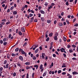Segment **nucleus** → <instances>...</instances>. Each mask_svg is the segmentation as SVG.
<instances>
[{"label": "nucleus", "mask_w": 78, "mask_h": 78, "mask_svg": "<svg viewBox=\"0 0 78 78\" xmlns=\"http://www.w3.org/2000/svg\"><path fill=\"white\" fill-rule=\"evenodd\" d=\"M60 51L62 52H64V53H65L66 54H67V52L65 51L66 50V49L64 48H62L60 49Z\"/></svg>", "instance_id": "nucleus-1"}, {"label": "nucleus", "mask_w": 78, "mask_h": 78, "mask_svg": "<svg viewBox=\"0 0 78 78\" xmlns=\"http://www.w3.org/2000/svg\"><path fill=\"white\" fill-rule=\"evenodd\" d=\"M19 59L21 60V61H23V57L22 56H20V57H19Z\"/></svg>", "instance_id": "nucleus-2"}, {"label": "nucleus", "mask_w": 78, "mask_h": 78, "mask_svg": "<svg viewBox=\"0 0 78 78\" xmlns=\"http://www.w3.org/2000/svg\"><path fill=\"white\" fill-rule=\"evenodd\" d=\"M53 7V6L50 5L48 8V11L49 12V10Z\"/></svg>", "instance_id": "nucleus-3"}, {"label": "nucleus", "mask_w": 78, "mask_h": 78, "mask_svg": "<svg viewBox=\"0 0 78 78\" xmlns=\"http://www.w3.org/2000/svg\"><path fill=\"white\" fill-rule=\"evenodd\" d=\"M53 35V33H50L48 34V36L49 37H51Z\"/></svg>", "instance_id": "nucleus-4"}, {"label": "nucleus", "mask_w": 78, "mask_h": 78, "mask_svg": "<svg viewBox=\"0 0 78 78\" xmlns=\"http://www.w3.org/2000/svg\"><path fill=\"white\" fill-rule=\"evenodd\" d=\"M54 39L55 41H57L58 40V37L57 36H55L54 37Z\"/></svg>", "instance_id": "nucleus-5"}, {"label": "nucleus", "mask_w": 78, "mask_h": 78, "mask_svg": "<svg viewBox=\"0 0 78 78\" xmlns=\"http://www.w3.org/2000/svg\"><path fill=\"white\" fill-rule=\"evenodd\" d=\"M47 72L46 71H45L43 74V75H42V76L44 77V76H45L46 75H47Z\"/></svg>", "instance_id": "nucleus-6"}, {"label": "nucleus", "mask_w": 78, "mask_h": 78, "mask_svg": "<svg viewBox=\"0 0 78 78\" xmlns=\"http://www.w3.org/2000/svg\"><path fill=\"white\" fill-rule=\"evenodd\" d=\"M73 75H76V74H78V73L76 71H74L73 72Z\"/></svg>", "instance_id": "nucleus-7"}, {"label": "nucleus", "mask_w": 78, "mask_h": 78, "mask_svg": "<svg viewBox=\"0 0 78 78\" xmlns=\"http://www.w3.org/2000/svg\"><path fill=\"white\" fill-rule=\"evenodd\" d=\"M66 63H63L62 64V68L66 67Z\"/></svg>", "instance_id": "nucleus-8"}, {"label": "nucleus", "mask_w": 78, "mask_h": 78, "mask_svg": "<svg viewBox=\"0 0 78 78\" xmlns=\"http://www.w3.org/2000/svg\"><path fill=\"white\" fill-rule=\"evenodd\" d=\"M34 17H31V18H30V20H30V22H31V23H32L33 21V20H34Z\"/></svg>", "instance_id": "nucleus-9"}, {"label": "nucleus", "mask_w": 78, "mask_h": 78, "mask_svg": "<svg viewBox=\"0 0 78 78\" xmlns=\"http://www.w3.org/2000/svg\"><path fill=\"white\" fill-rule=\"evenodd\" d=\"M21 30L22 32H25V28L24 27H22L21 28Z\"/></svg>", "instance_id": "nucleus-10"}, {"label": "nucleus", "mask_w": 78, "mask_h": 78, "mask_svg": "<svg viewBox=\"0 0 78 78\" xmlns=\"http://www.w3.org/2000/svg\"><path fill=\"white\" fill-rule=\"evenodd\" d=\"M40 12L41 14H44L45 13V12L42 10H40Z\"/></svg>", "instance_id": "nucleus-11"}, {"label": "nucleus", "mask_w": 78, "mask_h": 78, "mask_svg": "<svg viewBox=\"0 0 78 78\" xmlns=\"http://www.w3.org/2000/svg\"><path fill=\"white\" fill-rule=\"evenodd\" d=\"M43 65L42 64H41L40 66L39 69H43Z\"/></svg>", "instance_id": "nucleus-12"}, {"label": "nucleus", "mask_w": 78, "mask_h": 78, "mask_svg": "<svg viewBox=\"0 0 78 78\" xmlns=\"http://www.w3.org/2000/svg\"><path fill=\"white\" fill-rule=\"evenodd\" d=\"M9 24H10V20H8V22L6 23V25H7Z\"/></svg>", "instance_id": "nucleus-13"}, {"label": "nucleus", "mask_w": 78, "mask_h": 78, "mask_svg": "<svg viewBox=\"0 0 78 78\" xmlns=\"http://www.w3.org/2000/svg\"><path fill=\"white\" fill-rule=\"evenodd\" d=\"M48 3L47 2H45V4H44V5L45 6L47 7L48 6Z\"/></svg>", "instance_id": "nucleus-14"}, {"label": "nucleus", "mask_w": 78, "mask_h": 78, "mask_svg": "<svg viewBox=\"0 0 78 78\" xmlns=\"http://www.w3.org/2000/svg\"><path fill=\"white\" fill-rule=\"evenodd\" d=\"M13 15H16L17 14V12H16V11H13Z\"/></svg>", "instance_id": "nucleus-15"}, {"label": "nucleus", "mask_w": 78, "mask_h": 78, "mask_svg": "<svg viewBox=\"0 0 78 78\" xmlns=\"http://www.w3.org/2000/svg\"><path fill=\"white\" fill-rule=\"evenodd\" d=\"M58 25L60 27H62L63 26V24L62 23L60 22L59 23Z\"/></svg>", "instance_id": "nucleus-16"}, {"label": "nucleus", "mask_w": 78, "mask_h": 78, "mask_svg": "<svg viewBox=\"0 0 78 78\" xmlns=\"http://www.w3.org/2000/svg\"><path fill=\"white\" fill-rule=\"evenodd\" d=\"M41 19L42 22H44V17H41Z\"/></svg>", "instance_id": "nucleus-17"}, {"label": "nucleus", "mask_w": 78, "mask_h": 78, "mask_svg": "<svg viewBox=\"0 0 78 78\" xmlns=\"http://www.w3.org/2000/svg\"><path fill=\"white\" fill-rule=\"evenodd\" d=\"M18 34L20 36H22V33L21 31H20L19 32H18Z\"/></svg>", "instance_id": "nucleus-18"}, {"label": "nucleus", "mask_w": 78, "mask_h": 78, "mask_svg": "<svg viewBox=\"0 0 78 78\" xmlns=\"http://www.w3.org/2000/svg\"><path fill=\"white\" fill-rule=\"evenodd\" d=\"M30 64V62H26L25 63V65H29Z\"/></svg>", "instance_id": "nucleus-19"}, {"label": "nucleus", "mask_w": 78, "mask_h": 78, "mask_svg": "<svg viewBox=\"0 0 78 78\" xmlns=\"http://www.w3.org/2000/svg\"><path fill=\"white\" fill-rule=\"evenodd\" d=\"M23 51V50L22 49H19V52H22Z\"/></svg>", "instance_id": "nucleus-20"}, {"label": "nucleus", "mask_w": 78, "mask_h": 78, "mask_svg": "<svg viewBox=\"0 0 78 78\" xmlns=\"http://www.w3.org/2000/svg\"><path fill=\"white\" fill-rule=\"evenodd\" d=\"M66 22L68 24V25H69V24L70 23H69V20H66Z\"/></svg>", "instance_id": "nucleus-21"}, {"label": "nucleus", "mask_w": 78, "mask_h": 78, "mask_svg": "<svg viewBox=\"0 0 78 78\" xmlns=\"http://www.w3.org/2000/svg\"><path fill=\"white\" fill-rule=\"evenodd\" d=\"M7 44V42H3V45L4 46H6Z\"/></svg>", "instance_id": "nucleus-22"}, {"label": "nucleus", "mask_w": 78, "mask_h": 78, "mask_svg": "<svg viewBox=\"0 0 78 78\" xmlns=\"http://www.w3.org/2000/svg\"><path fill=\"white\" fill-rule=\"evenodd\" d=\"M50 40V38L49 37H48L46 39V42H48Z\"/></svg>", "instance_id": "nucleus-23"}, {"label": "nucleus", "mask_w": 78, "mask_h": 78, "mask_svg": "<svg viewBox=\"0 0 78 78\" xmlns=\"http://www.w3.org/2000/svg\"><path fill=\"white\" fill-rule=\"evenodd\" d=\"M33 15L32 13H30L29 14V18H31V17H32Z\"/></svg>", "instance_id": "nucleus-24"}, {"label": "nucleus", "mask_w": 78, "mask_h": 78, "mask_svg": "<svg viewBox=\"0 0 78 78\" xmlns=\"http://www.w3.org/2000/svg\"><path fill=\"white\" fill-rule=\"evenodd\" d=\"M38 51H39V49H36L35 50V54H36L37 53Z\"/></svg>", "instance_id": "nucleus-25"}, {"label": "nucleus", "mask_w": 78, "mask_h": 78, "mask_svg": "<svg viewBox=\"0 0 78 78\" xmlns=\"http://www.w3.org/2000/svg\"><path fill=\"white\" fill-rule=\"evenodd\" d=\"M14 8V6H12L11 7L10 10H12Z\"/></svg>", "instance_id": "nucleus-26"}, {"label": "nucleus", "mask_w": 78, "mask_h": 78, "mask_svg": "<svg viewBox=\"0 0 78 78\" xmlns=\"http://www.w3.org/2000/svg\"><path fill=\"white\" fill-rule=\"evenodd\" d=\"M19 48H16L15 51L16 52H17L19 51Z\"/></svg>", "instance_id": "nucleus-27"}, {"label": "nucleus", "mask_w": 78, "mask_h": 78, "mask_svg": "<svg viewBox=\"0 0 78 78\" xmlns=\"http://www.w3.org/2000/svg\"><path fill=\"white\" fill-rule=\"evenodd\" d=\"M63 39H64V41H66V38L65 37H63Z\"/></svg>", "instance_id": "nucleus-28"}, {"label": "nucleus", "mask_w": 78, "mask_h": 78, "mask_svg": "<svg viewBox=\"0 0 78 78\" xmlns=\"http://www.w3.org/2000/svg\"><path fill=\"white\" fill-rule=\"evenodd\" d=\"M72 59L73 60H77L76 58H75V57L73 58Z\"/></svg>", "instance_id": "nucleus-29"}, {"label": "nucleus", "mask_w": 78, "mask_h": 78, "mask_svg": "<svg viewBox=\"0 0 78 78\" xmlns=\"http://www.w3.org/2000/svg\"><path fill=\"white\" fill-rule=\"evenodd\" d=\"M3 41L2 40H0V44H3Z\"/></svg>", "instance_id": "nucleus-30"}, {"label": "nucleus", "mask_w": 78, "mask_h": 78, "mask_svg": "<svg viewBox=\"0 0 78 78\" xmlns=\"http://www.w3.org/2000/svg\"><path fill=\"white\" fill-rule=\"evenodd\" d=\"M51 20H47V23H51Z\"/></svg>", "instance_id": "nucleus-31"}, {"label": "nucleus", "mask_w": 78, "mask_h": 78, "mask_svg": "<svg viewBox=\"0 0 78 78\" xmlns=\"http://www.w3.org/2000/svg\"><path fill=\"white\" fill-rule=\"evenodd\" d=\"M62 70H59L58 71V74H60V73H61V72H62Z\"/></svg>", "instance_id": "nucleus-32"}, {"label": "nucleus", "mask_w": 78, "mask_h": 78, "mask_svg": "<svg viewBox=\"0 0 78 78\" xmlns=\"http://www.w3.org/2000/svg\"><path fill=\"white\" fill-rule=\"evenodd\" d=\"M71 45L69 44H68L67 46V47L68 48H69L71 47Z\"/></svg>", "instance_id": "nucleus-33"}, {"label": "nucleus", "mask_w": 78, "mask_h": 78, "mask_svg": "<svg viewBox=\"0 0 78 78\" xmlns=\"http://www.w3.org/2000/svg\"><path fill=\"white\" fill-rule=\"evenodd\" d=\"M66 5L67 6H69V4L68 1H67L66 3Z\"/></svg>", "instance_id": "nucleus-34"}, {"label": "nucleus", "mask_w": 78, "mask_h": 78, "mask_svg": "<svg viewBox=\"0 0 78 78\" xmlns=\"http://www.w3.org/2000/svg\"><path fill=\"white\" fill-rule=\"evenodd\" d=\"M63 55L65 58H66V55L65 53H63Z\"/></svg>", "instance_id": "nucleus-35"}, {"label": "nucleus", "mask_w": 78, "mask_h": 78, "mask_svg": "<svg viewBox=\"0 0 78 78\" xmlns=\"http://www.w3.org/2000/svg\"><path fill=\"white\" fill-rule=\"evenodd\" d=\"M74 26L75 27H78V23H76L74 25Z\"/></svg>", "instance_id": "nucleus-36"}, {"label": "nucleus", "mask_w": 78, "mask_h": 78, "mask_svg": "<svg viewBox=\"0 0 78 78\" xmlns=\"http://www.w3.org/2000/svg\"><path fill=\"white\" fill-rule=\"evenodd\" d=\"M25 54H26V52L23 51L21 52V54L23 55H24Z\"/></svg>", "instance_id": "nucleus-37"}, {"label": "nucleus", "mask_w": 78, "mask_h": 78, "mask_svg": "<svg viewBox=\"0 0 78 78\" xmlns=\"http://www.w3.org/2000/svg\"><path fill=\"white\" fill-rule=\"evenodd\" d=\"M57 23V20H55L54 22V23L55 25H56V24Z\"/></svg>", "instance_id": "nucleus-38"}, {"label": "nucleus", "mask_w": 78, "mask_h": 78, "mask_svg": "<svg viewBox=\"0 0 78 78\" xmlns=\"http://www.w3.org/2000/svg\"><path fill=\"white\" fill-rule=\"evenodd\" d=\"M12 56L13 57H15L16 56V54L12 53Z\"/></svg>", "instance_id": "nucleus-39"}, {"label": "nucleus", "mask_w": 78, "mask_h": 78, "mask_svg": "<svg viewBox=\"0 0 78 78\" xmlns=\"http://www.w3.org/2000/svg\"><path fill=\"white\" fill-rule=\"evenodd\" d=\"M3 27V25H2V24L1 23L0 24V28H2Z\"/></svg>", "instance_id": "nucleus-40"}, {"label": "nucleus", "mask_w": 78, "mask_h": 78, "mask_svg": "<svg viewBox=\"0 0 78 78\" xmlns=\"http://www.w3.org/2000/svg\"><path fill=\"white\" fill-rule=\"evenodd\" d=\"M55 36H58V33H56L55 34Z\"/></svg>", "instance_id": "nucleus-41"}, {"label": "nucleus", "mask_w": 78, "mask_h": 78, "mask_svg": "<svg viewBox=\"0 0 78 78\" xmlns=\"http://www.w3.org/2000/svg\"><path fill=\"white\" fill-rule=\"evenodd\" d=\"M33 46H34V47H35V48H37L38 46L36 45H34Z\"/></svg>", "instance_id": "nucleus-42"}, {"label": "nucleus", "mask_w": 78, "mask_h": 78, "mask_svg": "<svg viewBox=\"0 0 78 78\" xmlns=\"http://www.w3.org/2000/svg\"><path fill=\"white\" fill-rule=\"evenodd\" d=\"M69 52L70 53H72L73 52V50L72 49H70L69 50Z\"/></svg>", "instance_id": "nucleus-43"}, {"label": "nucleus", "mask_w": 78, "mask_h": 78, "mask_svg": "<svg viewBox=\"0 0 78 78\" xmlns=\"http://www.w3.org/2000/svg\"><path fill=\"white\" fill-rule=\"evenodd\" d=\"M72 47L75 48L76 47V46L75 45H72Z\"/></svg>", "instance_id": "nucleus-44"}, {"label": "nucleus", "mask_w": 78, "mask_h": 78, "mask_svg": "<svg viewBox=\"0 0 78 78\" xmlns=\"http://www.w3.org/2000/svg\"><path fill=\"white\" fill-rule=\"evenodd\" d=\"M76 18H75L73 19V23H74L76 21Z\"/></svg>", "instance_id": "nucleus-45"}, {"label": "nucleus", "mask_w": 78, "mask_h": 78, "mask_svg": "<svg viewBox=\"0 0 78 78\" xmlns=\"http://www.w3.org/2000/svg\"><path fill=\"white\" fill-rule=\"evenodd\" d=\"M6 40H7V39H6V38H4L3 39V41L4 42L6 41Z\"/></svg>", "instance_id": "nucleus-46"}, {"label": "nucleus", "mask_w": 78, "mask_h": 78, "mask_svg": "<svg viewBox=\"0 0 78 78\" xmlns=\"http://www.w3.org/2000/svg\"><path fill=\"white\" fill-rule=\"evenodd\" d=\"M62 75H64L66 74V73L65 72H64L62 73Z\"/></svg>", "instance_id": "nucleus-47"}, {"label": "nucleus", "mask_w": 78, "mask_h": 78, "mask_svg": "<svg viewBox=\"0 0 78 78\" xmlns=\"http://www.w3.org/2000/svg\"><path fill=\"white\" fill-rule=\"evenodd\" d=\"M37 58V57L36 56H34V58H33V60H36Z\"/></svg>", "instance_id": "nucleus-48"}, {"label": "nucleus", "mask_w": 78, "mask_h": 78, "mask_svg": "<svg viewBox=\"0 0 78 78\" xmlns=\"http://www.w3.org/2000/svg\"><path fill=\"white\" fill-rule=\"evenodd\" d=\"M2 22H5L6 21V19H4L2 20H1Z\"/></svg>", "instance_id": "nucleus-49"}, {"label": "nucleus", "mask_w": 78, "mask_h": 78, "mask_svg": "<svg viewBox=\"0 0 78 78\" xmlns=\"http://www.w3.org/2000/svg\"><path fill=\"white\" fill-rule=\"evenodd\" d=\"M59 43H62V39H61V38H60L59 39Z\"/></svg>", "instance_id": "nucleus-50"}, {"label": "nucleus", "mask_w": 78, "mask_h": 78, "mask_svg": "<svg viewBox=\"0 0 78 78\" xmlns=\"http://www.w3.org/2000/svg\"><path fill=\"white\" fill-rule=\"evenodd\" d=\"M34 22L37 23V19H35V20H34Z\"/></svg>", "instance_id": "nucleus-51"}, {"label": "nucleus", "mask_w": 78, "mask_h": 78, "mask_svg": "<svg viewBox=\"0 0 78 78\" xmlns=\"http://www.w3.org/2000/svg\"><path fill=\"white\" fill-rule=\"evenodd\" d=\"M16 74L15 72H14L13 74L14 76H16Z\"/></svg>", "instance_id": "nucleus-52"}, {"label": "nucleus", "mask_w": 78, "mask_h": 78, "mask_svg": "<svg viewBox=\"0 0 78 78\" xmlns=\"http://www.w3.org/2000/svg\"><path fill=\"white\" fill-rule=\"evenodd\" d=\"M9 64L8 63H7L6 64V68H8L9 67Z\"/></svg>", "instance_id": "nucleus-53"}, {"label": "nucleus", "mask_w": 78, "mask_h": 78, "mask_svg": "<svg viewBox=\"0 0 78 78\" xmlns=\"http://www.w3.org/2000/svg\"><path fill=\"white\" fill-rule=\"evenodd\" d=\"M24 9H25V7H22V9H21V11H23L24 10Z\"/></svg>", "instance_id": "nucleus-54"}, {"label": "nucleus", "mask_w": 78, "mask_h": 78, "mask_svg": "<svg viewBox=\"0 0 78 78\" xmlns=\"http://www.w3.org/2000/svg\"><path fill=\"white\" fill-rule=\"evenodd\" d=\"M33 56H34V55L33 54L31 53V54H30V57H32V58H33Z\"/></svg>", "instance_id": "nucleus-55"}, {"label": "nucleus", "mask_w": 78, "mask_h": 78, "mask_svg": "<svg viewBox=\"0 0 78 78\" xmlns=\"http://www.w3.org/2000/svg\"><path fill=\"white\" fill-rule=\"evenodd\" d=\"M7 58H8L9 59L10 58V55H7Z\"/></svg>", "instance_id": "nucleus-56"}, {"label": "nucleus", "mask_w": 78, "mask_h": 78, "mask_svg": "<svg viewBox=\"0 0 78 78\" xmlns=\"http://www.w3.org/2000/svg\"><path fill=\"white\" fill-rule=\"evenodd\" d=\"M17 66H18L19 67H20L21 66V65L19 63H17Z\"/></svg>", "instance_id": "nucleus-57"}, {"label": "nucleus", "mask_w": 78, "mask_h": 78, "mask_svg": "<svg viewBox=\"0 0 78 78\" xmlns=\"http://www.w3.org/2000/svg\"><path fill=\"white\" fill-rule=\"evenodd\" d=\"M52 56L54 57H55L56 56V55L55 54H53Z\"/></svg>", "instance_id": "nucleus-58"}, {"label": "nucleus", "mask_w": 78, "mask_h": 78, "mask_svg": "<svg viewBox=\"0 0 78 78\" xmlns=\"http://www.w3.org/2000/svg\"><path fill=\"white\" fill-rule=\"evenodd\" d=\"M11 36H12L11 34H9V39L11 37Z\"/></svg>", "instance_id": "nucleus-59"}, {"label": "nucleus", "mask_w": 78, "mask_h": 78, "mask_svg": "<svg viewBox=\"0 0 78 78\" xmlns=\"http://www.w3.org/2000/svg\"><path fill=\"white\" fill-rule=\"evenodd\" d=\"M27 77H26V78H29V74L28 73H27Z\"/></svg>", "instance_id": "nucleus-60"}, {"label": "nucleus", "mask_w": 78, "mask_h": 78, "mask_svg": "<svg viewBox=\"0 0 78 78\" xmlns=\"http://www.w3.org/2000/svg\"><path fill=\"white\" fill-rule=\"evenodd\" d=\"M1 24H2V25H4L5 24V22H1Z\"/></svg>", "instance_id": "nucleus-61"}, {"label": "nucleus", "mask_w": 78, "mask_h": 78, "mask_svg": "<svg viewBox=\"0 0 78 78\" xmlns=\"http://www.w3.org/2000/svg\"><path fill=\"white\" fill-rule=\"evenodd\" d=\"M3 70V68L2 67H1L0 68V71H2Z\"/></svg>", "instance_id": "nucleus-62"}, {"label": "nucleus", "mask_w": 78, "mask_h": 78, "mask_svg": "<svg viewBox=\"0 0 78 78\" xmlns=\"http://www.w3.org/2000/svg\"><path fill=\"white\" fill-rule=\"evenodd\" d=\"M6 63H7V61H6V60H5V61H4V65H5V64H6Z\"/></svg>", "instance_id": "nucleus-63"}, {"label": "nucleus", "mask_w": 78, "mask_h": 78, "mask_svg": "<svg viewBox=\"0 0 78 78\" xmlns=\"http://www.w3.org/2000/svg\"><path fill=\"white\" fill-rule=\"evenodd\" d=\"M9 12H10V9H9L7 11V12L9 13Z\"/></svg>", "instance_id": "nucleus-64"}]
</instances>
